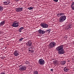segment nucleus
I'll use <instances>...</instances> for the list:
<instances>
[{
    "instance_id": "nucleus-1",
    "label": "nucleus",
    "mask_w": 74,
    "mask_h": 74,
    "mask_svg": "<svg viewBox=\"0 0 74 74\" xmlns=\"http://www.w3.org/2000/svg\"><path fill=\"white\" fill-rule=\"evenodd\" d=\"M56 49L57 51H58V54L60 55H62V54H64L65 52L64 50V49L63 48V46L61 45L58 46Z\"/></svg>"
},
{
    "instance_id": "nucleus-2",
    "label": "nucleus",
    "mask_w": 74,
    "mask_h": 74,
    "mask_svg": "<svg viewBox=\"0 0 74 74\" xmlns=\"http://www.w3.org/2000/svg\"><path fill=\"white\" fill-rule=\"evenodd\" d=\"M66 19V16H63L60 17L59 19V22H63Z\"/></svg>"
},
{
    "instance_id": "nucleus-3",
    "label": "nucleus",
    "mask_w": 74,
    "mask_h": 74,
    "mask_svg": "<svg viewBox=\"0 0 74 74\" xmlns=\"http://www.w3.org/2000/svg\"><path fill=\"white\" fill-rule=\"evenodd\" d=\"M56 46V43L54 42H51L49 45V47L50 49H51L52 48H53L54 47Z\"/></svg>"
},
{
    "instance_id": "nucleus-4",
    "label": "nucleus",
    "mask_w": 74,
    "mask_h": 74,
    "mask_svg": "<svg viewBox=\"0 0 74 74\" xmlns=\"http://www.w3.org/2000/svg\"><path fill=\"white\" fill-rule=\"evenodd\" d=\"M19 26L18 22L16 21H15L14 22V23L12 25V26L14 27H17Z\"/></svg>"
},
{
    "instance_id": "nucleus-5",
    "label": "nucleus",
    "mask_w": 74,
    "mask_h": 74,
    "mask_svg": "<svg viewBox=\"0 0 74 74\" xmlns=\"http://www.w3.org/2000/svg\"><path fill=\"white\" fill-rule=\"evenodd\" d=\"M38 63L40 65H44L45 63V61L42 59H40L38 60Z\"/></svg>"
},
{
    "instance_id": "nucleus-6",
    "label": "nucleus",
    "mask_w": 74,
    "mask_h": 74,
    "mask_svg": "<svg viewBox=\"0 0 74 74\" xmlns=\"http://www.w3.org/2000/svg\"><path fill=\"white\" fill-rule=\"evenodd\" d=\"M19 67V70L20 71H24V70H25L26 69V66H20Z\"/></svg>"
},
{
    "instance_id": "nucleus-7",
    "label": "nucleus",
    "mask_w": 74,
    "mask_h": 74,
    "mask_svg": "<svg viewBox=\"0 0 74 74\" xmlns=\"http://www.w3.org/2000/svg\"><path fill=\"white\" fill-rule=\"evenodd\" d=\"M41 25L43 28H47L48 27V25L45 23H41Z\"/></svg>"
},
{
    "instance_id": "nucleus-8",
    "label": "nucleus",
    "mask_w": 74,
    "mask_h": 74,
    "mask_svg": "<svg viewBox=\"0 0 74 74\" xmlns=\"http://www.w3.org/2000/svg\"><path fill=\"white\" fill-rule=\"evenodd\" d=\"M38 32L39 33H40L41 34H45L46 32L45 31L43 30H41V29H39L38 31Z\"/></svg>"
},
{
    "instance_id": "nucleus-9",
    "label": "nucleus",
    "mask_w": 74,
    "mask_h": 74,
    "mask_svg": "<svg viewBox=\"0 0 74 74\" xmlns=\"http://www.w3.org/2000/svg\"><path fill=\"white\" fill-rule=\"evenodd\" d=\"M14 56H18L19 55V52L17 50H15L14 51Z\"/></svg>"
},
{
    "instance_id": "nucleus-10",
    "label": "nucleus",
    "mask_w": 74,
    "mask_h": 74,
    "mask_svg": "<svg viewBox=\"0 0 74 74\" xmlns=\"http://www.w3.org/2000/svg\"><path fill=\"white\" fill-rule=\"evenodd\" d=\"M64 15V13L62 12V13H58L57 14V16L58 17H60V16H62L63 15Z\"/></svg>"
},
{
    "instance_id": "nucleus-11",
    "label": "nucleus",
    "mask_w": 74,
    "mask_h": 74,
    "mask_svg": "<svg viewBox=\"0 0 74 74\" xmlns=\"http://www.w3.org/2000/svg\"><path fill=\"white\" fill-rule=\"evenodd\" d=\"M17 12H21L23 10V8H19L16 9Z\"/></svg>"
},
{
    "instance_id": "nucleus-12",
    "label": "nucleus",
    "mask_w": 74,
    "mask_h": 74,
    "mask_svg": "<svg viewBox=\"0 0 74 74\" xmlns=\"http://www.w3.org/2000/svg\"><path fill=\"white\" fill-rule=\"evenodd\" d=\"M27 45L28 46H31L32 45V43L30 40L28 41V42L27 43Z\"/></svg>"
},
{
    "instance_id": "nucleus-13",
    "label": "nucleus",
    "mask_w": 74,
    "mask_h": 74,
    "mask_svg": "<svg viewBox=\"0 0 74 74\" xmlns=\"http://www.w3.org/2000/svg\"><path fill=\"white\" fill-rule=\"evenodd\" d=\"M5 21H2L0 23V26H1L5 24Z\"/></svg>"
},
{
    "instance_id": "nucleus-14",
    "label": "nucleus",
    "mask_w": 74,
    "mask_h": 74,
    "mask_svg": "<svg viewBox=\"0 0 74 74\" xmlns=\"http://www.w3.org/2000/svg\"><path fill=\"white\" fill-rule=\"evenodd\" d=\"M71 8L72 10H74V2H73L72 3L71 5Z\"/></svg>"
},
{
    "instance_id": "nucleus-15",
    "label": "nucleus",
    "mask_w": 74,
    "mask_h": 74,
    "mask_svg": "<svg viewBox=\"0 0 74 74\" xmlns=\"http://www.w3.org/2000/svg\"><path fill=\"white\" fill-rule=\"evenodd\" d=\"M66 62L65 61H62L60 62V64H61V65H64V64H65Z\"/></svg>"
},
{
    "instance_id": "nucleus-16",
    "label": "nucleus",
    "mask_w": 74,
    "mask_h": 74,
    "mask_svg": "<svg viewBox=\"0 0 74 74\" xmlns=\"http://www.w3.org/2000/svg\"><path fill=\"white\" fill-rule=\"evenodd\" d=\"M64 70L65 72H67V71H69V69H67L66 68H65L64 69Z\"/></svg>"
},
{
    "instance_id": "nucleus-17",
    "label": "nucleus",
    "mask_w": 74,
    "mask_h": 74,
    "mask_svg": "<svg viewBox=\"0 0 74 74\" xmlns=\"http://www.w3.org/2000/svg\"><path fill=\"white\" fill-rule=\"evenodd\" d=\"M3 10V7L2 6H0V12H2Z\"/></svg>"
},
{
    "instance_id": "nucleus-18",
    "label": "nucleus",
    "mask_w": 74,
    "mask_h": 74,
    "mask_svg": "<svg viewBox=\"0 0 74 74\" xmlns=\"http://www.w3.org/2000/svg\"><path fill=\"white\" fill-rule=\"evenodd\" d=\"M4 4H9V2H8V1H6L5 2H4L3 3Z\"/></svg>"
},
{
    "instance_id": "nucleus-19",
    "label": "nucleus",
    "mask_w": 74,
    "mask_h": 74,
    "mask_svg": "<svg viewBox=\"0 0 74 74\" xmlns=\"http://www.w3.org/2000/svg\"><path fill=\"white\" fill-rule=\"evenodd\" d=\"M34 8V7H30L29 8H28V10H33V9Z\"/></svg>"
},
{
    "instance_id": "nucleus-20",
    "label": "nucleus",
    "mask_w": 74,
    "mask_h": 74,
    "mask_svg": "<svg viewBox=\"0 0 74 74\" xmlns=\"http://www.w3.org/2000/svg\"><path fill=\"white\" fill-rule=\"evenodd\" d=\"M34 74H38V73L37 71H36L34 72Z\"/></svg>"
},
{
    "instance_id": "nucleus-21",
    "label": "nucleus",
    "mask_w": 74,
    "mask_h": 74,
    "mask_svg": "<svg viewBox=\"0 0 74 74\" xmlns=\"http://www.w3.org/2000/svg\"><path fill=\"white\" fill-rule=\"evenodd\" d=\"M50 31H51V29H49L47 30V32H48L49 33H50Z\"/></svg>"
},
{
    "instance_id": "nucleus-22",
    "label": "nucleus",
    "mask_w": 74,
    "mask_h": 74,
    "mask_svg": "<svg viewBox=\"0 0 74 74\" xmlns=\"http://www.w3.org/2000/svg\"><path fill=\"white\" fill-rule=\"evenodd\" d=\"M24 29V27H21V28H20L19 29L22 30H23Z\"/></svg>"
},
{
    "instance_id": "nucleus-23",
    "label": "nucleus",
    "mask_w": 74,
    "mask_h": 74,
    "mask_svg": "<svg viewBox=\"0 0 74 74\" xmlns=\"http://www.w3.org/2000/svg\"><path fill=\"white\" fill-rule=\"evenodd\" d=\"M23 39H24V38H21L19 40V41L21 42V41H22Z\"/></svg>"
},
{
    "instance_id": "nucleus-24",
    "label": "nucleus",
    "mask_w": 74,
    "mask_h": 74,
    "mask_svg": "<svg viewBox=\"0 0 74 74\" xmlns=\"http://www.w3.org/2000/svg\"><path fill=\"white\" fill-rule=\"evenodd\" d=\"M25 64H30V62H29L28 61H27L25 62Z\"/></svg>"
},
{
    "instance_id": "nucleus-25",
    "label": "nucleus",
    "mask_w": 74,
    "mask_h": 74,
    "mask_svg": "<svg viewBox=\"0 0 74 74\" xmlns=\"http://www.w3.org/2000/svg\"><path fill=\"white\" fill-rule=\"evenodd\" d=\"M37 36H41V34H40L39 33H38V34H37Z\"/></svg>"
},
{
    "instance_id": "nucleus-26",
    "label": "nucleus",
    "mask_w": 74,
    "mask_h": 74,
    "mask_svg": "<svg viewBox=\"0 0 74 74\" xmlns=\"http://www.w3.org/2000/svg\"><path fill=\"white\" fill-rule=\"evenodd\" d=\"M31 52L32 53V52H34V50H31Z\"/></svg>"
},
{
    "instance_id": "nucleus-27",
    "label": "nucleus",
    "mask_w": 74,
    "mask_h": 74,
    "mask_svg": "<svg viewBox=\"0 0 74 74\" xmlns=\"http://www.w3.org/2000/svg\"><path fill=\"white\" fill-rule=\"evenodd\" d=\"M56 62H57L56 61H54L53 62V63H54V64H56Z\"/></svg>"
},
{
    "instance_id": "nucleus-28",
    "label": "nucleus",
    "mask_w": 74,
    "mask_h": 74,
    "mask_svg": "<svg viewBox=\"0 0 74 74\" xmlns=\"http://www.w3.org/2000/svg\"><path fill=\"white\" fill-rule=\"evenodd\" d=\"M54 1H55V2H58V0H53Z\"/></svg>"
},
{
    "instance_id": "nucleus-29",
    "label": "nucleus",
    "mask_w": 74,
    "mask_h": 74,
    "mask_svg": "<svg viewBox=\"0 0 74 74\" xmlns=\"http://www.w3.org/2000/svg\"><path fill=\"white\" fill-rule=\"evenodd\" d=\"M0 74H5V72H2Z\"/></svg>"
},
{
    "instance_id": "nucleus-30",
    "label": "nucleus",
    "mask_w": 74,
    "mask_h": 74,
    "mask_svg": "<svg viewBox=\"0 0 74 74\" xmlns=\"http://www.w3.org/2000/svg\"><path fill=\"white\" fill-rule=\"evenodd\" d=\"M53 69H51V71H53Z\"/></svg>"
},
{
    "instance_id": "nucleus-31",
    "label": "nucleus",
    "mask_w": 74,
    "mask_h": 74,
    "mask_svg": "<svg viewBox=\"0 0 74 74\" xmlns=\"http://www.w3.org/2000/svg\"><path fill=\"white\" fill-rule=\"evenodd\" d=\"M69 28L71 29V25H70L69 26Z\"/></svg>"
},
{
    "instance_id": "nucleus-32",
    "label": "nucleus",
    "mask_w": 74,
    "mask_h": 74,
    "mask_svg": "<svg viewBox=\"0 0 74 74\" xmlns=\"http://www.w3.org/2000/svg\"><path fill=\"white\" fill-rule=\"evenodd\" d=\"M19 32H22V30H19Z\"/></svg>"
},
{
    "instance_id": "nucleus-33",
    "label": "nucleus",
    "mask_w": 74,
    "mask_h": 74,
    "mask_svg": "<svg viewBox=\"0 0 74 74\" xmlns=\"http://www.w3.org/2000/svg\"><path fill=\"white\" fill-rule=\"evenodd\" d=\"M31 50L29 49V51H30V52H31Z\"/></svg>"
},
{
    "instance_id": "nucleus-34",
    "label": "nucleus",
    "mask_w": 74,
    "mask_h": 74,
    "mask_svg": "<svg viewBox=\"0 0 74 74\" xmlns=\"http://www.w3.org/2000/svg\"><path fill=\"white\" fill-rule=\"evenodd\" d=\"M16 1H19V0H16Z\"/></svg>"
},
{
    "instance_id": "nucleus-35",
    "label": "nucleus",
    "mask_w": 74,
    "mask_h": 74,
    "mask_svg": "<svg viewBox=\"0 0 74 74\" xmlns=\"http://www.w3.org/2000/svg\"><path fill=\"white\" fill-rule=\"evenodd\" d=\"M73 71L74 72V70H73Z\"/></svg>"
}]
</instances>
